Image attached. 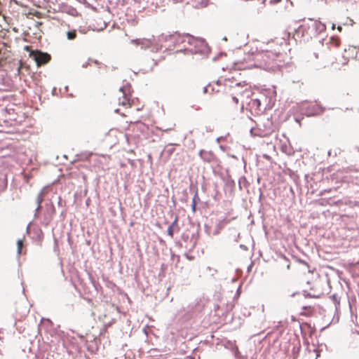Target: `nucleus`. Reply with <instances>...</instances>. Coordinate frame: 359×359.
<instances>
[{"instance_id": "f257e3e1", "label": "nucleus", "mask_w": 359, "mask_h": 359, "mask_svg": "<svg viewBox=\"0 0 359 359\" xmlns=\"http://www.w3.org/2000/svg\"><path fill=\"white\" fill-rule=\"evenodd\" d=\"M259 55V52L245 54L243 60L234 63L235 69L238 70L252 69L255 65V60L257 59Z\"/></svg>"}, {"instance_id": "f03ea898", "label": "nucleus", "mask_w": 359, "mask_h": 359, "mask_svg": "<svg viewBox=\"0 0 359 359\" xmlns=\"http://www.w3.org/2000/svg\"><path fill=\"white\" fill-rule=\"evenodd\" d=\"M29 56L34 60L38 67L47 64L51 59L49 54L39 50H31Z\"/></svg>"}, {"instance_id": "7ed1b4c3", "label": "nucleus", "mask_w": 359, "mask_h": 359, "mask_svg": "<svg viewBox=\"0 0 359 359\" xmlns=\"http://www.w3.org/2000/svg\"><path fill=\"white\" fill-rule=\"evenodd\" d=\"M234 93L237 95H240L241 98H249L252 95V92L250 88V86L245 81L241 83H238L236 86L234 88Z\"/></svg>"}, {"instance_id": "20e7f679", "label": "nucleus", "mask_w": 359, "mask_h": 359, "mask_svg": "<svg viewBox=\"0 0 359 359\" xmlns=\"http://www.w3.org/2000/svg\"><path fill=\"white\" fill-rule=\"evenodd\" d=\"M250 111L252 114H259L262 111L261 109V100L258 98H252L248 103Z\"/></svg>"}, {"instance_id": "39448f33", "label": "nucleus", "mask_w": 359, "mask_h": 359, "mask_svg": "<svg viewBox=\"0 0 359 359\" xmlns=\"http://www.w3.org/2000/svg\"><path fill=\"white\" fill-rule=\"evenodd\" d=\"M132 43L135 44L136 46L141 45V46H149L151 43L150 40L146 39H134V40H132Z\"/></svg>"}, {"instance_id": "423d86ee", "label": "nucleus", "mask_w": 359, "mask_h": 359, "mask_svg": "<svg viewBox=\"0 0 359 359\" xmlns=\"http://www.w3.org/2000/svg\"><path fill=\"white\" fill-rule=\"evenodd\" d=\"M330 43L332 46L334 48H338L341 44V40L337 36H332L330 39Z\"/></svg>"}, {"instance_id": "0eeeda50", "label": "nucleus", "mask_w": 359, "mask_h": 359, "mask_svg": "<svg viewBox=\"0 0 359 359\" xmlns=\"http://www.w3.org/2000/svg\"><path fill=\"white\" fill-rule=\"evenodd\" d=\"M119 104L123 107H130V100L125 95H123L122 100H119Z\"/></svg>"}, {"instance_id": "6e6552de", "label": "nucleus", "mask_w": 359, "mask_h": 359, "mask_svg": "<svg viewBox=\"0 0 359 359\" xmlns=\"http://www.w3.org/2000/svg\"><path fill=\"white\" fill-rule=\"evenodd\" d=\"M177 225V219H175L172 224L168 228V234L172 238L174 233V227Z\"/></svg>"}, {"instance_id": "1a4fd4ad", "label": "nucleus", "mask_w": 359, "mask_h": 359, "mask_svg": "<svg viewBox=\"0 0 359 359\" xmlns=\"http://www.w3.org/2000/svg\"><path fill=\"white\" fill-rule=\"evenodd\" d=\"M67 37L69 40H74L76 38V31L75 29L67 32Z\"/></svg>"}, {"instance_id": "9d476101", "label": "nucleus", "mask_w": 359, "mask_h": 359, "mask_svg": "<svg viewBox=\"0 0 359 359\" xmlns=\"http://www.w3.org/2000/svg\"><path fill=\"white\" fill-rule=\"evenodd\" d=\"M229 104L237 105L238 104V98L236 96H232L231 101L228 102Z\"/></svg>"}, {"instance_id": "9b49d317", "label": "nucleus", "mask_w": 359, "mask_h": 359, "mask_svg": "<svg viewBox=\"0 0 359 359\" xmlns=\"http://www.w3.org/2000/svg\"><path fill=\"white\" fill-rule=\"evenodd\" d=\"M36 201H37V203H38V208H41V204L43 201V193L41 192L37 198H36Z\"/></svg>"}, {"instance_id": "f8f14e48", "label": "nucleus", "mask_w": 359, "mask_h": 359, "mask_svg": "<svg viewBox=\"0 0 359 359\" xmlns=\"http://www.w3.org/2000/svg\"><path fill=\"white\" fill-rule=\"evenodd\" d=\"M17 245H18V254H20L21 253V250H22V245H23L22 241L18 240V243H17Z\"/></svg>"}, {"instance_id": "ddd939ff", "label": "nucleus", "mask_w": 359, "mask_h": 359, "mask_svg": "<svg viewBox=\"0 0 359 359\" xmlns=\"http://www.w3.org/2000/svg\"><path fill=\"white\" fill-rule=\"evenodd\" d=\"M205 154H206V152H205L204 151H201L199 155L202 158H205V157L203 156Z\"/></svg>"}, {"instance_id": "4468645a", "label": "nucleus", "mask_w": 359, "mask_h": 359, "mask_svg": "<svg viewBox=\"0 0 359 359\" xmlns=\"http://www.w3.org/2000/svg\"><path fill=\"white\" fill-rule=\"evenodd\" d=\"M228 222H229V221L224 219L220 223H221V225H224V224H227Z\"/></svg>"}, {"instance_id": "2eb2a0df", "label": "nucleus", "mask_w": 359, "mask_h": 359, "mask_svg": "<svg viewBox=\"0 0 359 359\" xmlns=\"http://www.w3.org/2000/svg\"><path fill=\"white\" fill-rule=\"evenodd\" d=\"M285 153H287V154L290 155L293 153V151H292L291 149H290L288 151H285Z\"/></svg>"}, {"instance_id": "dca6fc26", "label": "nucleus", "mask_w": 359, "mask_h": 359, "mask_svg": "<svg viewBox=\"0 0 359 359\" xmlns=\"http://www.w3.org/2000/svg\"><path fill=\"white\" fill-rule=\"evenodd\" d=\"M283 151L285 152V151H287V149H285V150L283 148Z\"/></svg>"}, {"instance_id": "f3484780", "label": "nucleus", "mask_w": 359, "mask_h": 359, "mask_svg": "<svg viewBox=\"0 0 359 359\" xmlns=\"http://www.w3.org/2000/svg\"><path fill=\"white\" fill-rule=\"evenodd\" d=\"M338 29H339V31H341V27H338Z\"/></svg>"}]
</instances>
